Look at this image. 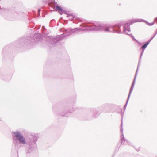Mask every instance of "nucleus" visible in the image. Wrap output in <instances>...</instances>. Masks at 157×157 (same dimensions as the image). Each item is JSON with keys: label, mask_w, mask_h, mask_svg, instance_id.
I'll return each instance as SVG.
<instances>
[{"label": "nucleus", "mask_w": 157, "mask_h": 157, "mask_svg": "<svg viewBox=\"0 0 157 157\" xmlns=\"http://www.w3.org/2000/svg\"><path fill=\"white\" fill-rule=\"evenodd\" d=\"M131 90H130V93H129V94H130V93H131Z\"/></svg>", "instance_id": "nucleus-5"}, {"label": "nucleus", "mask_w": 157, "mask_h": 157, "mask_svg": "<svg viewBox=\"0 0 157 157\" xmlns=\"http://www.w3.org/2000/svg\"><path fill=\"white\" fill-rule=\"evenodd\" d=\"M40 11V10H39V11Z\"/></svg>", "instance_id": "nucleus-6"}, {"label": "nucleus", "mask_w": 157, "mask_h": 157, "mask_svg": "<svg viewBox=\"0 0 157 157\" xmlns=\"http://www.w3.org/2000/svg\"><path fill=\"white\" fill-rule=\"evenodd\" d=\"M149 43V42H147L146 44L143 45L141 47V48L145 49Z\"/></svg>", "instance_id": "nucleus-3"}, {"label": "nucleus", "mask_w": 157, "mask_h": 157, "mask_svg": "<svg viewBox=\"0 0 157 157\" xmlns=\"http://www.w3.org/2000/svg\"><path fill=\"white\" fill-rule=\"evenodd\" d=\"M127 103H128V100H127V101H126V104L125 105V107H126V105H127Z\"/></svg>", "instance_id": "nucleus-4"}, {"label": "nucleus", "mask_w": 157, "mask_h": 157, "mask_svg": "<svg viewBox=\"0 0 157 157\" xmlns=\"http://www.w3.org/2000/svg\"><path fill=\"white\" fill-rule=\"evenodd\" d=\"M15 137H16L17 139L19 140L20 143L23 144H25L26 143V142L24 137L19 132H16L15 133Z\"/></svg>", "instance_id": "nucleus-1"}, {"label": "nucleus", "mask_w": 157, "mask_h": 157, "mask_svg": "<svg viewBox=\"0 0 157 157\" xmlns=\"http://www.w3.org/2000/svg\"><path fill=\"white\" fill-rule=\"evenodd\" d=\"M56 8L57 10L59 11V13L60 14H62V9L58 6H56Z\"/></svg>", "instance_id": "nucleus-2"}]
</instances>
